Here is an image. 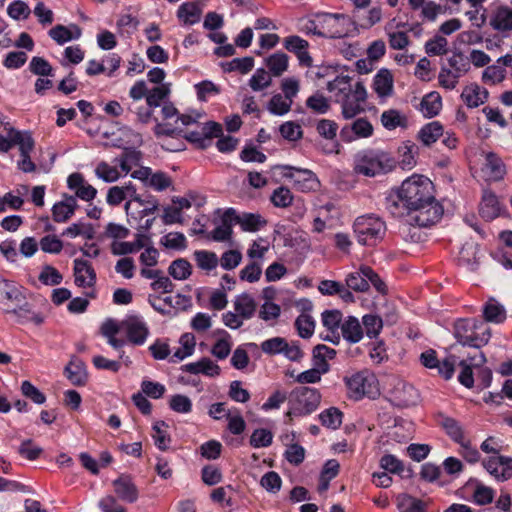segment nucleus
Instances as JSON below:
<instances>
[{
  "instance_id": "f257e3e1",
  "label": "nucleus",
  "mask_w": 512,
  "mask_h": 512,
  "mask_svg": "<svg viewBox=\"0 0 512 512\" xmlns=\"http://www.w3.org/2000/svg\"><path fill=\"white\" fill-rule=\"evenodd\" d=\"M431 180L412 175L385 198V209L393 217L407 216L410 225L430 227L443 216V206L436 200Z\"/></svg>"
},
{
  "instance_id": "f03ea898",
  "label": "nucleus",
  "mask_w": 512,
  "mask_h": 512,
  "mask_svg": "<svg viewBox=\"0 0 512 512\" xmlns=\"http://www.w3.org/2000/svg\"><path fill=\"white\" fill-rule=\"evenodd\" d=\"M394 158L381 150H365L355 157L354 170L356 173L374 177L391 171L395 167Z\"/></svg>"
},
{
  "instance_id": "7ed1b4c3",
  "label": "nucleus",
  "mask_w": 512,
  "mask_h": 512,
  "mask_svg": "<svg viewBox=\"0 0 512 512\" xmlns=\"http://www.w3.org/2000/svg\"><path fill=\"white\" fill-rule=\"evenodd\" d=\"M454 336L464 346L481 348L488 343L491 333L489 328L477 319H459L454 325Z\"/></svg>"
},
{
  "instance_id": "20e7f679",
  "label": "nucleus",
  "mask_w": 512,
  "mask_h": 512,
  "mask_svg": "<svg viewBox=\"0 0 512 512\" xmlns=\"http://www.w3.org/2000/svg\"><path fill=\"white\" fill-rule=\"evenodd\" d=\"M321 394L316 388L299 386L294 388L289 395V410L287 416H307L313 413L319 406Z\"/></svg>"
},
{
  "instance_id": "39448f33",
  "label": "nucleus",
  "mask_w": 512,
  "mask_h": 512,
  "mask_svg": "<svg viewBox=\"0 0 512 512\" xmlns=\"http://www.w3.org/2000/svg\"><path fill=\"white\" fill-rule=\"evenodd\" d=\"M353 231L359 244L375 246L383 239L386 233V225L374 214L363 215L357 217L354 221Z\"/></svg>"
},
{
  "instance_id": "423d86ee",
  "label": "nucleus",
  "mask_w": 512,
  "mask_h": 512,
  "mask_svg": "<svg viewBox=\"0 0 512 512\" xmlns=\"http://www.w3.org/2000/svg\"><path fill=\"white\" fill-rule=\"evenodd\" d=\"M348 395L354 400H360L364 396L373 394L375 377L368 371H360L344 378Z\"/></svg>"
},
{
  "instance_id": "0eeeda50",
  "label": "nucleus",
  "mask_w": 512,
  "mask_h": 512,
  "mask_svg": "<svg viewBox=\"0 0 512 512\" xmlns=\"http://www.w3.org/2000/svg\"><path fill=\"white\" fill-rule=\"evenodd\" d=\"M222 135L221 124L213 121H208L197 129L188 131L185 138L193 143L197 148L206 149L211 146L213 138L220 137Z\"/></svg>"
},
{
  "instance_id": "6e6552de",
  "label": "nucleus",
  "mask_w": 512,
  "mask_h": 512,
  "mask_svg": "<svg viewBox=\"0 0 512 512\" xmlns=\"http://www.w3.org/2000/svg\"><path fill=\"white\" fill-rule=\"evenodd\" d=\"M285 172L284 176L291 178L294 184L302 191L315 190L319 181L314 172L309 169L297 168L289 165L281 167Z\"/></svg>"
},
{
  "instance_id": "1a4fd4ad",
  "label": "nucleus",
  "mask_w": 512,
  "mask_h": 512,
  "mask_svg": "<svg viewBox=\"0 0 512 512\" xmlns=\"http://www.w3.org/2000/svg\"><path fill=\"white\" fill-rule=\"evenodd\" d=\"M121 327L125 330L128 341L134 345L144 344L149 335L147 324L138 316L128 317L121 322Z\"/></svg>"
},
{
  "instance_id": "9d476101",
  "label": "nucleus",
  "mask_w": 512,
  "mask_h": 512,
  "mask_svg": "<svg viewBox=\"0 0 512 512\" xmlns=\"http://www.w3.org/2000/svg\"><path fill=\"white\" fill-rule=\"evenodd\" d=\"M117 497L126 503H135L139 497V491L130 475L121 474L112 482Z\"/></svg>"
},
{
  "instance_id": "9b49d317",
  "label": "nucleus",
  "mask_w": 512,
  "mask_h": 512,
  "mask_svg": "<svg viewBox=\"0 0 512 512\" xmlns=\"http://www.w3.org/2000/svg\"><path fill=\"white\" fill-rule=\"evenodd\" d=\"M166 98H145L149 101L152 109L153 121L156 122L155 134L157 136H172L176 133L177 127H173L171 123H162L163 121V100Z\"/></svg>"
},
{
  "instance_id": "f8f14e48",
  "label": "nucleus",
  "mask_w": 512,
  "mask_h": 512,
  "mask_svg": "<svg viewBox=\"0 0 512 512\" xmlns=\"http://www.w3.org/2000/svg\"><path fill=\"white\" fill-rule=\"evenodd\" d=\"M74 277L75 284L78 287H93L96 283V273L92 265L83 259L76 258L74 260Z\"/></svg>"
},
{
  "instance_id": "ddd939ff",
  "label": "nucleus",
  "mask_w": 512,
  "mask_h": 512,
  "mask_svg": "<svg viewBox=\"0 0 512 512\" xmlns=\"http://www.w3.org/2000/svg\"><path fill=\"white\" fill-rule=\"evenodd\" d=\"M501 213V203L491 190H484L479 205V214L486 221H492Z\"/></svg>"
},
{
  "instance_id": "4468645a",
  "label": "nucleus",
  "mask_w": 512,
  "mask_h": 512,
  "mask_svg": "<svg viewBox=\"0 0 512 512\" xmlns=\"http://www.w3.org/2000/svg\"><path fill=\"white\" fill-rule=\"evenodd\" d=\"M393 398L397 406L410 407L418 403L419 393L412 384L398 382L393 391Z\"/></svg>"
},
{
  "instance_id": "2eb2a0df",
  "label": "nucleus",
  "mask_w": 512,
  "mask_h": 512,
  "mask_svg": "<svg viewBox=\"0 0 512 512\" xmlns=\"http://www.w3.org/2000/svg\"><path fill=\"white\" fill-rule=\"evenodd\" d=\"M311 309L312 302L305 300L303 303V313H301L295 320V328L298 335L304 339L310 338L315 329V321L312 316L307 313V311H310Z\"/></svg>"
},
{
  "instance_id": "dca6fc26",
  "label": "nucleus",
  "mask_w": 512,
  "mask_h": 512,
  "mask_svg": "<svg viewBox=\"0 0 512 512\" xmlns=\"http://www.w3.org/2000/svg\"><path fill=\"white\" fill-rule=\"evenodd\" d=\"M340 329L343 338L350 344L360 342L364 335L363 327L355 316L346 317L341 323Z\"/></svg>"
},
{
  "instance_id": "f3484780",
  "label": "nucleus",
  "mask_w": 512,
  "mask_h": 512,
  "mask_svg": "<svg viewBox=\"0 0 512 512\" xmlns=\"http://www.w3.org/2000/svg\"><path fill=\"white\" fill-rule=\"evenodd\" d=\"M483 171L489 180L499 181L504 178L506 174V167L497 154L489 152L485 156Z\"/></svg>"
},
{
  "instance_id": "a211bd4d",
  "label": "nucleus",
  "mask_w": 512,
  "mask_h": 512,
  "mask_svg": "<svg viewBox=\"0 0 512 512\" xmlns=\"http://www.w3.org/2000/svg\"><path fill=\"white\" fill-rule=\"evenodd\" d=\"M48 34L54 41L62 45L68 41L79 39L82 31L77 24H71L68 27L58 24L51 28Z\"/></svg>"
},
{
  "instance_id": "6ab92c4d",
  "label": "nucleus",
  "mask_w": 512,
  "mask_h": 512,
  "mask_svg": "<svg viewBox=\"0 0 512 512\" xmlns=\"http://www.w3.org/2000/svg\"><path fill=\"white\" fill-rule=\"evenodd\" d=\"M233 221L241 226V229L246 232H256L267 224V221L260 215L254 213L237 214L234 209Z\"/></svg>"
},
{
  "instance_id": "aec40b11",
  "label": "nucleus",
  "mask_w": 512,
  "mask_h": 512,
  "mask_svg": "<svg viewBox=\"0 0 512 512\" xmlns=\"http://www.w3.org/2000/svg\"><path fill=\"white\" fill-rule=\"evenodd\" d=\"M302 31L306 34H313L323 38L336 39L343 36L342 31L329 27L323 28L321 25L320 13L315 15V19L308 20L302 27Z\"/></svg>"
},
{
  "instance_id": "412c9836",
  "label": "nucleus",
  "mask_w": 512,
  "mask_h": 512,
  "mask_svg": "<svg viewBox=\"0 0 512 512\" xmlns=\"http://www.w3.org/2000/svg\"><path fill=\"white\" fill-rule=\"evenodd\" d=\"M181 370L191 374L201 373L209 377H215L220 374V367L207 357H203L197 362L185 364L181 367Z\"/></svg>"
},
{
  "instance_id": "4be33fe9",
  "label": "nucleus",
  "mask_w": 512,
  "mask_h": 512,
  "mask_svg": "<svg viewBox=\"0 0 512 512\" xmlns=\"http://www.w3.org/2000/svg\"><path fill=\"white\" fill-rule=\"evenodd\" d=\"M381 123L388 130L407 129L410 126L408 116L396 109L384 111L381 115Z\"/></svg>"
},
{
  "instance_id": "5701e85b",
  "label": "nucleus",
  "mask_w": 512,
  "mask_h": 512,
  "mask_svg": "<svg viewBox=\"0 0 512 512\" xmlns=\"http://www.w3.org/2000/svg\"><path fill=\"white\" fill-rule=\"evenodd\" d=\"M234 215V209L228 208L221 218V225L217 226L212 232L211 237L214 241L224 242L228 241L232 235V224Z\"/></svg>"
},
{
  "instance_id": "b1692460",
  "label": "nucleus",
  "mask_w": 512,
  "mask_h": 512,
  "mask_svg": "<svg viewBox=\"0 0 512 512\" xmlns=\"http://www.w3.org/2000/svg\"><path fill=\"white\" fill-rule=\"evenodd\" d=\"M394 79L390 70L380 69L374 76L373 89L377 96H389L393 92Z\"/></svg>"
},
{
  "instance_id": "393cba45",
  "label": "nucleus",
  "mask_w": 512,
  "mask_h": 512,
  "mask_svg": "<svg viewBox=\"0 0 512 512\" xmlns=\"http://www.w3.org/2000/svg\"><path fill=\"white\" fill-rule=\"evenodd\" d=\"M444 128L438 121H433L425 124L418 132L417 139L424 146H431L441 136H443Z\"/></svg>"
},
{
  "instance_id": "a878e982",
  "label": "nucleus",
  "mask_w": 512,
  "mask_h": 512,
  "mask_svg": "<svg viewBox=\"0 0 512 512\" xmlns=\"http://www.w3.org/2000/svg\"><path fill=\"white\" fill-rule=\"evenodd\" d=\"M438 423L445 430L446 434L457 444L465 440L462 426L456 419L440 414L438 416Z\"/></svg>"
},
{
  "instance_id": "bb28decb",
  "label": "nucleus",
  "mask_w": 512,
  "mask_h": 512,
  "mask_svg": "<svg viewBox=\"0 0 512 512\" xmlns=\"http://www.w3.org/2000/svg\"><path fill=\"white\" fill-rule=\"evenodd\" d=\"M399 512H426L428 503L409 494L402 493L397 496Z\"/></svg>"
},
{
  "instance_id": "cd10ccee",
  "label": "nucleus",
  "mask_w": 512,
  "mask_h": 512,
  "mask_svg": "<svg viewBox=\"0 0 512 512\" xmlns=\"http://www.w3.org/2000/svg\"><path fill=\"white\" fill-rule=\"evenodd\" d=\"M202 9L195 2L181 4L177 11V17L184 25H193L199 22Z\"/></svg>"
},
{
  "instance_id": "c85d7f7f",
  "label": "nucleus",
  "mask_w": 512,
  "mask_h": 512,
  "mask_svg": "<svg viewBox=\"0 0 512 512\" xmlns=\"http://www.w3.org/2000/svg\"><path fill=\"white\" fill-rule=\"evenodd\" d=\"M336 356V350L324 344L316 345L312 350L313 366L321 367L323 372L329 371L327 360H331Z\"/></svg>"
},
{
  "instance_id": "c756f323",
  "label": "nucleus",
  "mask_w": 512,
  "mask_h": 512,
  "mask_svg": "<svg viewBox=\"0 0 512 512\" xmlns=\"http://www.w3.org/2000/svg\"><path fill=\"white\" fill-rule=\"evenodd\" d=\"M257 304L254 298L247 294L243 293L236 297L234 301V309L241 316L242 319H250L254 316L256 312Z\"/></svg>"
},
{
  "instance_id": "7c9ffc66",
  "label": "nucleus",
  "mask_w": 512,
  "mask_h": 512,
  "mask_svg": "<svg viewBox=\"0 0 512 512\" xmlns=\"http://www.w3.org/2000/svg\"><path fill=\"white\" fill-rule=\"evenodd\" d=\"M142 160V153L135 148H125L121 155L114 159L118 163L121 170L126 174L129 173L133 166H139Z\"/></svg>"
},
{
  "instance_id": "2f4dec72",
  "label": "nucleus",
  "mask_w": 512,
  "mask_h": 512,
  "mask_svg": "<svg viewBox=\"0 0 512 512\" xmlns=\"http://www.w3.org/2000/svg\"><path fill=\"white\" fill-rule=\"evenodd\" d=\"M490 25L497 31L512 30V9L507 6L498 7L490 20Z\"/></svg>"
},
{
  "instance_id": "473e14b6",
  "label": "nucleus",
  "mask_w": 512,
  "mask_h": 512,
  "mask_svg": "<svg viewBox=\"0 0 512 512\" xmlns=\"http://www.w3.org/2000/svg\"><path fill=\"white\" fill-rule=\"evenodd\" d=\"M289 57L283 52H276L265 59L269 73L279 77L288 69Z\"/></svg>"
},
{
  "instance_id": "72a5a7b5",
  "label": "nucleus",
  "mask_w": 512,
  "mask_h": 512,
  "mask_svg": "<svg viewBox=\"0 0 512 512\" xmlns=\"http://www.w3.org/2000/svg\"><path fill=\"white\" fill-rule=\"evenodd\" d=\"M351 78L349 76L336 75L332 80L326 81L327 90L340 96H350L352 92Z\"/></svg>"
},
{
  "instance_id": "f704fd0d",
  "label": "nucleus",
  "mask_w": 512,
  "mask_h": 512,
  "mask_svg": "<svg viewBox=\"0 0 512 512\" xmlns=\"http://www.w3.org/2000/svg\"><path fill=\"white\" fill-rule=\"evenodd\" d=\"M145 236L137 234L134 242H114L111 245V252L114 255L132 254L145 246Z\"/></svg>"
},
{
  "instance_id": "c9c22d12",
  "label": "nucleus",
  "mask_w": 512,
  "mask_h": 512,
  "mask_svg": "<svg viewBox=\"0 0 512 512\" xmlns=\"http://www.w3.org/2000/svg\"><path fill=\"white\" fill-rule=\"evenodd\" d=\"M419 100L414 107L426 118H432L442 109V98H414Z\"/></svg>"
},
{
  "instance_id": "e433bc0d",
  "label": "nucleus",
  "mask_w": 512,
  "mask_h": 512,
  "mask_svg": "<svg viewBox=\"0 0 512 512\" xmlns=\"http://www.w3.org/2000/svg\"><path fill=\"white\" fill-rule=\"evenodd\" d=\"M168 273L175 280H186L192 274V266L185 258H178L171 262Z\"/></svg>"
},
{
  "instance_id": "4c0bfd02",
  "label": "nucleus",
  "mask_w": 512,
  "mask_h": 512,
  "mask_svg": "<svg viewBox=\"0 0 512 512\" xmlns=\"http://www.w3.org/2000/svg\"><path fill=\"white\" fill-rule=\"evenodd\" d=\"M218 334L222 335V337L213 345L211 353L217 359L223 360L226 359L231 352V336L226 330H220L218 331Z\"/></svg>"
},
{
  "instance_id": "58836bf2",
  "label": "nucleus",
  "mask_w": 512,
  "mask_h": 512,
  "mask_svg": "<svg viewBox=\"0 0 512 512\" xmlns=\"http://www.w3.org/2000/svg\"><path fill=\"white\" fill-rule=\"evenodd\" d=\"M12 141L13 146L18 145L20 154L22 155H30L31 151L34 148V140L28 131H19L16 129H12Z\"/></svg>"
},
{
  "instance_id": "ea45409f",
  "label": "nucleus",
  "mask_w": 512,
  "mask_h": 512,
  "mask_svg": "<svg viewBox=\"0 0 512 512\" xmlns=\"http://www.w3.org/2000/svg\"><path fill=\"white\" fill-rule=\"evenodd\" d=\"M197 266L205 271L215 269L219 263V259L214 252L207 250H196L193 253Z\"/></svg>"
},
{
  "instance_id": "a19ab883",
  "label": "nucleus",
  "mask_w": 512,
  "mask_h": 512,
  "mask_svg": "<svg viewBox=\"0 0 512 512\" xmlns=\"http://www.w3.org/2000/svg\"><path fill=\"white\" fill-rule=\"evenodd\" d=\"M343 413L336 407H330L319 414V420L324 427L336 430L342 424Z\"/></svg>"
},
{
  "instance_id": "79ce46f5",
  "label": "nucleus",
  "mask_w": 512,
  "mask_h": 512,
  "mask_svg": "<svg viewBox=\"0 0 512 512\" xmlns=\"http://www.w3.org/2000/svg\"><path fill=\"white\" fill-rule=\"evenodd\" d=\"M362 327L363 331H365L367 337L370 339L376 338L382 328H383V321L382 318L376 314H365L362 317Z\"/></svg>"
},
{
  "instance_id": "37998d69",
  "label": "nucleus",
  "mask_w": 512,
  "mask_h": 512,
  "mask_svg": "<svg viewBox=\"0 0 512 512\" xmlns=\"http://www.w3.org/2000/svg\"><path fill=\"white\" fill-rule=\"evenodd\" d=\"M254 66V58L247 56L243 58H234L229 62L221 63V67L224 72L238 71L242 74H246L252 70Z\"/></svg>"
},
{
  "instance_id": "c03bdc74",
  "label": "nucleus",
  "mask_w": 512,
  "mask_h": 512,
  "mask_svg": "<svg viewBox=\"0 0 512 512\" xmlns=\"http://www.w3.org/2000/svg\"><path fill=\"white\" fill-rule=\"evenodd\" d=\"M399 152L402 156L401 164L403 168H412L416 164L419 148L414 142L410 140L403 142L399 147Z\"/></svg>"
},
{
  "instance_id": "a18cd8bd",
  "label": "nucleus",
  "mask_w": 512,
  "mask_h": 512,
  "mask_svg": "<svg viewBox=\"0 0 512 512\" xmlns=\"http://www.w3.org/2000/svg\"><path fill=\"white\" fill-rule=\"evenodd\" d=\"M367 98H344L342 102V114L344 118L350 119L364 112Z\"/></svg>"
},
{
  "instance_id": "49530a36",
  "label": "nucleus",
  "mask_w": 512,
  "mask_h": 512,
  "mask_svg": "<svg viewBox=\"0 0 512 512\" xmlns=\"http://www.w3.org/2000/svg\"><path fill=\"white\" fill-rule=\"evenodd\" d=\"M476 486L473 492V502L477 505L483 506L493 502L495 491L488 486H485L478 480H475Z\"/></svg>"
},
{
  "instance_id": "de8ad7c7",
  "label": "nucleus",
  "mask_w": 512,
  "mask_h": 512,
  "mask_svg": "<svg viewBox=\"0 0 512 512\" xmlns=\"http://www.w3.org/2000/svg\"><path fill=\"white\" fill-rule=\"evenodd\" d=\"M506 77V70L497 62L493 65H487L482 73V81L485 84H497Z\"/></svg>"
},
{
  "instance_id": "09e8293b",
  "label": "nucleus",
  "mask_w": 512,
  "mask_h": 512,
  "mask_svg": "<svg viewBox=\"0 0 512 512\" xmlns=\"http://www.w3.org/2000/svg\"><path fill=\"white\" fill-rule=\"evenodd\" d=\"M69 381L75 386H83L87 381V374L83 364L69 363L65 368Z\"/></svg>"
},
{
  "instance_id": "8fccbe9b",
  "label": "nucleus",
  "mask_w": 512,
  "mask_h": 512,
  "mask_svg": "<svg viewBox=\"0 0 512 512\" xmlns=\"http://www.w3.org/2000/svg\"><path fill=\"white\" fill-rule=\"evenodd\" d=\"M483 314L488 322L501 323L506 318L504 307L495 301H489L484 306Z\"/></svg>"
},
{
  "instance_id": "3c124183",
  "label": "nucleus",
  "mask_w": 512,
  "mask_h": 512,
  "mask_svg": "<svg viewBox=\"0 0 512 512\" xmlns=\"http://www.w3.org/2000/svg\"><path fill=\"white\" fill-rule=\"evenodd\" d=\"M180 344L182 347L178 348L172 356V358H175L176 360H183L193 354L195 348L194 335L191 333L183 334L180 338ZM171 361L174 360L171 359Z\"/></svg>"
},
{
  "instance_id": "603ef678",
  "label": "nucleus",
  "mask_w": 512,
  "mask_h": 512,
  "mask_svg": "<svg viewBox=\"0 0 512 512\" xmlns=\"http://www.w3.org/2000/svg\"><path fill=\"white\" fill-rule=\"evenodd\" d=\"M199 116V114H197L196 116L188 114L178 115L177 109L172 104L163 100V121L170 120L176 117L175 123H177L180 120L183 125H189L191 123L196 122V118Z\"/></svg>"
},
{
  "instance_id": "864d4df0",
  "label": "nucleus",
  "mask_w": 512,
  "mask_h": 512,
  "mask_svg": "<svg viewBox=\"0 0 512 512\" xmlns=\"http://www.w3.org/2000/svg\"><path fill=\"white\" fill-rule=\"evenodd\" d=\"M12 313L17 315L22 322L30 321L36 325H41L44 322V316L41 313L34 312L28 303L13 309Z\"/></svg>"
},
{
  "instance_id": "5fc2aeb1",
  "label": "nucleus",
  "mask_w": 512,
  "mask_h": 512,
  "mask_svg": "<svg viewBox=\"0 0 512 512\" xmlns=\"http://www.w3.org/2000/svg\"><path fill=\"white\" fill-rule=\"evenodd\" d=\"M343 320L342 313L339 310H325L322 313L323 326L332 334H335L341 328Z\"/></svg>"
},
{
  "instance_id": "6e6d98bb",
  "label": "nucleus",
  "mask_w": 512,
  "mask_h": 512,
  "mask_svg": "<svg viewBox=\"0 0 512 512\" xmlns=\"http://www.w3.org/2000/svg\"><path fill=\"white\" fill-rule=\"evenodd\" d=\"M270 200L275 207L286 208L292 204L293 195L289 188L280 186L273 191Z\"/></svg>"
},
{
  "instance_id": "4d7b16f0",
  "label": "nucleus",
  "mask_w": 512,
  "mask_h": 512,
  "mask_svg": "<svg viewBox=\"0 0 512 512\" xmlns=\"http://www.w3.org/2000/svg\"><path fill=\"white\" fill-rule=\"evenodd\" d=\"M168 427V425L164 421H157L153 425V439L155 445L162 451H165L168 448V445L171 441L170 436L167 434V431L164 429Z\"/></svg>"
},
{
  "instance_id": "13d9d810",
  "label": "nucleus",
  "mask_w": 512,
  "mask_h": 512,
  "mask_svg": "<svg viewBox=\"0 0 512 512\" xmlns=\"http://www.w3.org/2000/svg\"><path fill=\"white\" fill-rule=\"evenodd\" d=\"M346 286L356 292H365L369 289V283L366 276L362 273V266L359 271L352 272L347 275Z\"/></svg>"
},
{
  "instance_id": "bf43d9fd",
  "label": "nucleus",
  "mask_w": 512,
  "mask_h": 512,
  "mask_svg": "<svg viewBox=\"0 0 512 512\" xmlns=\"http://www.w3.org/2000/svg\"><path fill=\"white\" fill-rule=\"evenodd\" d=\"M271 84V76L265 68H258L249 80L251 89L255 92L261 91Z\"/></svg>"
},
{
  "instance_id": "052dcab7",
  "label": "nucleus",
  "mask_w": 512,
  "mask_h": 512,
  "mask_svg": "<svg viewBox=\"0 0 512 512\" xmlns=\"http://www.w3.org/2000/svg\"><path fill=\"white\" fill-rule=\"evenodd\" d=\"M379 463L380 467L388 473L402 475L404 472L403 462L392 454L383 455Z\"/></svg>"
},
{
  "instance_id": "680f3d73",
  "label": "nucleus",
  "mask_w": 512,
  "mask_h": 512,
  "mask_svg": "<svg viewBox=\"0 0 512 512\" xmlns=\"http://www.w3.org/2000/svg\"><path fill=\"white\" fill-rule=\"evenodd\" d=\"M281 136L288 141L294 142L302 138L303 130L301 126L293 121H287L279 127Z\"/></svg>"
},
{
  "instance_id": "e2e57ef3",
  "label": "nucleus",
  "mask_w": 512,
  "mask_h": 512,
  "mask_svg": "<svg viewBox=\"0 0 512 512\" xmlns=\"http://www.w3.org/2000/svg\"><path fill=\"white\" fill-rule=\"evenodd\" d=\"M95 174L98 178L102 179L107 183H112L120 178L118 169L114 166H110L106 162H100L95 169Z\"/></svg>"
},
{
  "instance_id": "0e129e2a",
  "label": "nucleus",
  "mask_w": 512,
  "mask_h": 512,
  "mask_svg": "<svg viewBox=\"0 0 512 512\" xmlns=\"http://www.w3.org/2000/svg\"><path fill=\"white\" fill-rule=\"evenodd\" d=\"M63 280L62 274L53 266L45 265L39 275V281L44 285H59Z\"/></svg>"
},
{
  "instance_id": "69168bd1",
  "label": "nucleus",
  "mask_w": 512,
  "mask_h": 512,
  "mask_svg": "<svg viewBox=\"0 0 512 512\" xmlns=\"http://www.w3.org/2000/svg\"><path fill=\"white\" fill-rule=\"evenodd\" d=\"M447 39L436 35L425 44V51L429 56H439L447 53Z\"/></svg>"
},
{
  "instance_id": "338daca9",
  "label": "nucleus",
  "mask_w": 512,
  "mask_h": 512,
  "mask_svg": "<svg viewBox=\"0 0 512 512\" xmlns=\"http://www.w3.org/2000/svg\"><path fill=\"white\" fill-rule=\"evenodd\" d=\"M273 434L267 429H256L250 437V445L254 448L268 447L272 444Z\"/></svg>"
},
{
  "instance_id": "774afa93",
  "label": "nucleus",
  "mask_w": 512,
  "mask_h": 512,
  "mask_svg": "<svg viewBox=\"0 0 512 512\" xmlns=\"http://www.w3.org/2000/svg\"><path fill=\"white\" fill-rule=\"evenodd\" d=\"M284 347H286V339L278 336L261 343V350L268 355L282 354Z\"/></svg>"
}]
</instances>
